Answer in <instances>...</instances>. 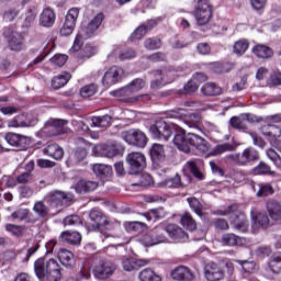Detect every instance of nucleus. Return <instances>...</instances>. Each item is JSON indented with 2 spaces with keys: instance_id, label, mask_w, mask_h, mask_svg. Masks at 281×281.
Returning a JSON list of instances; mask_svg holds the SVG:
<instances>
[{
  "instance_id": "9b49d317",
  "label": "nucleus",
  "mask_w": 281,
  "mask_h": 281,
  "mask_svg": "<svg viewBox=\"0 0 281 281\" xmlns=\"http://www.w3.org/2000/svg\"><path fill=\"white\" fill-rule=\"evenodd\" d=\"M44 201L50 207H63L70 203V201H74V195L63 191H50L44 196Z\"/></svg>"
},
{
  "instance_id": "cd10ccee",
  "label": "nucleus",
  "mask_w": 281,
  "mask_h": 281,
  "mask_svg": "<svg viewBox=\"0 0 281 281\" xmlns=\"http://www.w3.org/2000/svg\"><path fill=\"white\" fill-rule=\"evenodd\" d=\"M33 212L36 214L37 218L46 221L49 216V206L45 204V201H36L33 205Z\"/></svg>"
},
{
  "instance_id": "f8f14e48",
  "label": "nucleus",
  "mask_w": 281,
  "mask_h": 281,
  "mask_svg": "<svg viewBox=\"0 0 281 281\" xmlns=\"http://www.w3.org/2000/svg\"><path fill=\"white\" fill-rule=\"evenodd\" d=\"M146 87V81L144 79H134L130 85L125 86L123 89L120 90L121 95H125L126 99H123V102H137L139 98L138 97H131L133 93H137V91H142V89Z\"/></svg>"
},
{
  "instance_id": "603ef678",
  "label": "nucleus",
  "mask_w": 281,
  "mask_h": 281,
  "mask_svg": "<svg viewBox=\"0 0 281 281\" xmlns=\"http://www.w3.org/2000/svg\"><path fill=\"white\" fill-rule=\"evenodd\" d=\"M8 128H25V123L23 121V114H18L13 119L9 120L7 123Z\"/></svg>"
},
{
  "instance_id": "79ce46f5",
  "label": "nucleus",
  "mask_w": 281,
  "mask_h": 281,
  "mask_svg": "<svg viewBox=\"0 0 281 281\" xmlns=\"http://www.w3.org/2000/svg\"><path fill=\"white\" fill-rule=\"evenodd\" d=\"M180 223L189 232H194V229H196V221L192 218L190 213H183Z\"/></svg>"
},
{
  "instance_id": "20e7f679",
  "label": "nucleus",
  "mask_w": 281,
  "mask_h": 281,
  "mask_svg": "<svg viewBox=\"0 0 281 281\" xmlns=\"http://www.w3.org/2000/svg\"><path fill=\"white\" fill-rule=\"evenodd\" d=\"M224 159L227 164H232L233 166L245 167L259 161L260 151L254 147H247L241 153L226 155Z\"/></svg>"
},
{
  "instance_id": "7c9ffc66",
  "label": "nucleus",
  "mask_w": 281,
  "mask_h": 281,
  "mask_svg": "<svg viewBox=\"0 0 281 281\" xmlns=\"http://www.w3.org/2000/svg\"><path fill=\"white\" fill-rule=\"evenodd\" d=\"M167 234L170 236V238H172V240H183L188 238V234L176 224H169L167 226Z\"/></svg>"
},
{
  "instance_id": "5701e85b",
  "label": "nucleus",
  "mask_w": 281,
  "mask_h": 281,
  "mask_svg": "<svg viewBox=\"0 0 281 281\" xmlns=\"http://www.w3.org/2000/svg\"><path fill=\"white\" fill-rule=\"evenodd\" d=\"M204 276L207 281L223 280V270L214 262L205 267Z\"/></svg>"
},
{
  "instance_id": "774afa93",
  "label": "nucleus",
  "mask_w": 281,
  "mask_h": 281,
  "mask_svg": "<svg viewBox=\"0 0 281 281\" xmlns=\"http://www.w3.org/2000/svg\"><path fill=\"white\" fill-rule=\"evenodd\" d=\"M269 82L273 87H280L281 86V71L280 70H272L269 77Z\"/></svg>"
},
{
  "instance_id": "c85d7f7f",
  "label": "nucleus",
  "mask_w": 281,
  "mask_h": 281,
  "mask_svg": "<svg viewBox=\"0 0 281 281\" xmlns=\"http://www.w3.org/2000/svg\"><path fill=\"white\" fill-rule=\"evenodd\" d=\"M87 158V149L77 148L75 153L67 159L66 164L68 167L77 166L80 161H85Z\"/></svg>"
},
{
  "instance_id": "bb28decb",
  "label": "nucleus",
  "mask_w": 281,
  "mask_h": 281,
  "mask_svg": "<svg viewBox=\"0 0 281 281\" xmlns=\"http://www.w3.org/2000/svg\"><path fill=\"white\" fill-rule=\"evenodd\" d=\"M59 240H61V243H68V245H80L82 235L78 232L65 231L60 234Z\"/></svg>"
},
{
  "instance_id": "a878e982",
  "label": "nucleus",
  "mask_w": 281,
  "mask_h": 281,
  "mask_svg": "<svg viewBox=\"0 0 281 281\" xmlns=\"http://www.w3.org/2000/svg\"><path fill=\"white\" fill-rule=\"evenodd\" d=\"M200 91L206 98H212L221 95V93H223V88H221L215 82H206L201 87Z\"/></svg>"
},
{
  "instance_id": "a18cd8bd",
  "label": "nucleus",
  "mask_w": 281,
  "mask_h": 281,
  "mask_svg": "<svg viewBox=\"0 0 281 281\" xmlns=\"http://www.w3.org/2000/svg\"><path fill=\"white\" fill-rule=\"evenodd\" d=\"M91 278V266L89 263H82L79 271L76 274L77 281L89 280Z\"/></svg>"
},
{
  "instance_id": "bf43d9fd",
  "label": "nucleus",
  "mask_w": 281,
  "mask_h": 281,
  "mask_svg": "<svg viewBox=\"0 0 281 281\" xmlns=\"http://www.w3.org/2000/svg\"><path fill=\"white\" fill-rule=\"evenodd\" d=\"M147 34V31L144 25L138 26L130 36L131 43H135V41H142Z\"/></svg>"
},
{
  "instance_id": "e2e57ef3",
  "label": "nucleus",
  "mask_w": 281,
  "mask_h": 281,
  "mask_svg": "<svg viewBox=\"0 0 281 281\" xmlns=\"http://www.w3.org/2000/svg\"><path fill=\"white\" fill-rule=\"evenodd\" d=\"M144 45L146 49L154 50V49H159L162 43H161V40H159L158 37H149L145 41Z\"/></svg>"
},
{
  "instance_id": "c03bdc74",
  "label": "nucleus",
  "mask_w": 281,
  "mask_h": 281,
  "mask_svg": "<svg viewBox=\"0 0 281 281\" xmlns=\"http://www.w3.org/2000/svg\"><path fill=\"white\" fill-rule=\"evenodd\" d=\"M229 124L232 128H236V131H247V123H245L243 114L240 116L231 117Z\"/></svg>"
},
{
  "instance_id": "ddd939ff",
  "label": "nucleus",
  "mask_w": 281,
  "mask_h": 281,
  "mask_svg": "<svg viewBox=\"0 0 281 281\" xmlns=\"http://www.w3.org/2000/svg\"><path fill=\"white\" fill-rule=\"evenodd\" d=\"M78 14H80L79 8H71L68 10L65 23L59 31L60 36H71V34H74V30H76V21H78Z\"/></svg>"
},
{
  "instance_id": "49530a36",
  "label": "nucleus",
  "mask_w": 281,
  "mask_h": 281,
  "mask_svg": "<svg viewBox=\"0 0 281 281\" xmlns=\"http://www.w3.org/2000/svg\"><path fill=\"white\" fill-rule=\"evenodd\" d=\"M247 49H249V42L247 40H239L233 46V52L237 56H243Z\"/></svg>"
},
{
  "instance_id": "393cba45",
  "label": "nucleus",
  "mask_w": 281,
  "mask_h": 281,
  "mask_svg": "<svg viewBox=\"0 0 281 281\" xmlns=\"http://www.w3.org/2000/svg\"><path fill=\"white\" fill-rule=\"evenodd\" d=\"M222 243L227 247L243 246L247 243L244 237L237 236L233 233H227L222 236Z\"/></svg>"
},
{
  "instance_id": "423d86ee",
  "label": "nucleus",
  "mask_w": 281,
  "mask_h": 281,
  "mask_svg": "<svg viewBox=\"0 0 281 281\" xmlns=\"http://www.w3.org/2000/svg\"><path fill=\"white\" fill-rule=\"evenodd\" d=\"M193 16L198 25H207L212 19V5H210V0H193Z\"/></svg>"
},
{
  "instance_id": "473e14b6",
  "label": "nucleus",
  "mask_w": 281,
  "mask_h": 281,
  "mask_svg": "<svg viewBox=\"0 0 281 281\" xmlns=\"http://www.w3.org/2000/svg\"><path fill=\"white\" fill-rule=\"evenodd\" d=\"M199 164H201L200 160H189L186 164L184 168H187V170H190L195 179H199V181H203V179H205V175H203V172H201V169H199Z\"/></svg>"
},
{
  "instance_id": "aec40b11",
  "label": "nucleus",
  "mask_w": 281,
  "mask_h": 281,
  "mask_svg": "<svg viewBox=\"0 0 281 281\" xmlns=\"http://www.w3.org/2000/svg\"><path fill=\"white\" fill-rule=\"evenodd\" d=\"M266 210L269 218L273 223H281V204L276 200H269L266 204Z\"/></svg>"
},
{
  "instance_id": "72a5a7b5",
  "label": "nucleus",
  "mask_w": 281,
  "mask_h": 281,
  "mask_svg": "<svg viewBox=\"0 0 281 281\" xmlns=\"http://www.w3.org/2000/svg\"><path fill=\"white\" fill-rule=\"evenodd\" d=\"M252 53L258 58H271L273 49L267 45L258 44L252 48Z\"/></svg>"
},
{
  "instance_id": "1a4fd4ad",
  "label": "nucleus",
  "mask_w": 281,
  "mask_h": 281,
  "mask_svg": "<svg viewBox=\"0 0 281 281\" xmlns=\"http://www.w3.org/2000/svg\"><path fill=\"white\" fill-rule=\"evenodd\" d=\"M117 270V265L109 259H100L95 263L93 274L98 280H108Z\"/></svg>"
},
{
  "instance_id": "c9c22d12",
  "label": "nucleus",
  "mask_w": 281,
  "mask_h": 281,
  "mask_svg": "<svg viewBox=\"0 0 281 281\" xmlns=\"http://www.w3.org/2000/svg\"><path fill=\"white\" fill-rule=\"evenodd\" d=\"M151 233L154 234L156 245H159L161 243H168V237H166V235L168 234V226H157Z\"/></svg>"
},
{
  "instance_id": "2f4dec72",
  "label": "nucleus",
  "mask_w": 281,
  "mask_h": 281,
  "mask_svg": "<svg viewBox=\"0 0 281 281\" xmlns=\"http://www.w3.org/2000/svg\"><path fill=\"white\" fill-rule=\"evenodd\" d=\"M92 170L97 177H100V179H106V177H111V175H113V168L104 164L93 165Z\"/></svg>"
},
{
  "instance_id": "5fc2aeb1",
  "label": "nucleus",
  "mask_w": 281,
  "mask_h": 281,
  "mask_svg": "<svg viewBox=\"0 0 281 281\" xmlns=\"http://www.w3.org/2000/svg\"><path fill=\"white\" fill-rule=\"evenodd\" d=\"M90 220L93 221L97 225V229H103L102 222L104 221V217L102 216V213L98 210H92L89 214Z\"/></svg>"
},
{
  "instance_id": "c756f323",
  "label": "nucleus",
  "mask_w": 281,
  "mask_h": 281,
  "mask_svg": "<svg viewBox=\"0 0 281 281\" xmlns=\"http://www.w3.org/2000/svg\"><path fill=\"white\" fill-rule=\"evenodd\" d=\"M93 190H98V182L97 181L80 180L76 184V192H78V194H85L87 192H93Z\"/></svg>"
},
{
  "instance_id": "052dcab7",
  "label": "nucleus",
  "mask_w": 281,
  "mask_h": 281,
  "mask_svg": "<svg viewBox=\"0 0 281 281\" xmlns=\"http://www.w3.org/2000/svg\"><path fill=\"white\" fill-rule=\"evenodd\" d=\"M5 229L9 232V234H12V236H23V232H25V226L16 225V224H7Z\"/></svg>"
},
{
  "instance_id": "f704fd0d",
  "label": "nucleus",
  "mask_w": 281,
  "mask_h": 281,
  "mask_svg": "<svg viewBox=\"0 0 281 281\" xmlns=\"http://www.w3.org/2000/svg\"><path fill=\"white\" fill-rule=\"evenodd\" d=\"M37 14L38 10L36 9V5H30L25 11L23 23L24 27H30L31 25H34Z\"/></svg>"
},
{
  "instance_id": "6ab92c4d",
  "label": "nucleus",
  "mask_w": 281,
  "mask_h": 281,
  "mask_svg": "<svg viewBox=\"0 0 281 281\" xmlns=\"http://www.w3.org/2000/svg\"><path fill=\"white\" fill-rule=\"evenodd\" d=\"M38 23L41 27H53L54 23H56V13L54 12V9L49 7L43 9L38 16Z\"/></svg>"
},
{
  "instance_id": "e433bc0d",
  "label": "nucleus",
  "mask_w": 281,
  "mask_h": 281,
  "mask_svg": "<svg viewBox=\"0 0 281 281\" xmlns=\"http://www.w3.org/2000/svg\"><path fill=\"white\" fill-rule=\"evenodd\" d=\"M69 80H71V74L64 72L53 78L52 87L53 89H63V87H65Z\"/></svg>"
},
{
  "instance_id": "6e6552de",
  "label": "nucleus",
  "mask_w": 281,
  "mask_h": 281,
  "mask_svg": "<svg viewBox=\"0 0 281 281\" xmlns=\"http://www.w3.org/2000/svg\"><path fill=\"white\" fill-rule=\"evenodd\" d=\"M124 147L117 143L109 144H98L92 148L94 157H106L108 159H113L120 153H123Z\"/></svg>"
},
{
  "instance_id": "f3484780",
  "label": "nucleus",
  "mask_w": 281,
  "mask_h": 281,
  "mask_svg": "<svg viewBox=\"0 0 281 281\" xmlns=\"http://www.w3.org/2000/svg\"><path fill=\"white\" fill-rule=\"evenodd\" d=\"M67 124V121L60 119H49L43 128L44 133L48 135V137H54L56 135L63 134V126Z\"/></svg>"
},
{
  "instance_id": "2eb2a0df",
  "label": "nucleus",
  "mask_w": 281,
  "mask_h": 281,
  "mask_svg": "<svg viewBox=\"0 0 281 281\" xmlns=\"http://www.w3.org/2000/svg\"><path fill=\"white\" fill-rule=\"evenodd\" d=\"M250 218L252 221V229H258V227H269L271 220L269 214L259 211L256 206L250 210Z\"/></svg>"
},
{
  "instance_id": "3c124183",
  "label": "nucleus",
  "mask_w": 281,
  "mask_h": 281,
  "mask_svg": "<svg viewBox=\"0 0 281 281\" xmlns=\"http://www.w3.org/2000/svg\"><path fill=\"white\" fill-rule=\"evenodd\" d=\"M102 227H103L102 229H98V231L101 232V234H103V236H105V238H109V234L106 233V229L111 231V229H115V227H120V222L103 220Z\"/></svg>"
},
{
  "instance_id": "7ed1b4c3",
  "label": "nucleus",
  "mask_w": 281,
  "mask_h": 281,
  "mask_svg": "<svg viewBox=\"0 0 281 281\" xmlns=\"http://www.w3.org/2000/svg\"><path fill=\"white\" fill-rule=\"evenodd\" d=\"M102 21H104V13H98L88 24L82 23L69 52L72 54L80 52L82 48V38H91L98 32L100 25H102Z\"/></svg>"
},
{
  "instance_id": "680f3d73",
  "label": "nucleus",
  "mask_w": 281,
  "mask_h": 281,
  "mask_svg": "<svg viewBox=\"0 0 281 281\" xmlns=\"http://www.w3.org/2000/svg\"><path fill=\"white\" fill-rule=\"evenodd\" d=\"M266 155L268 159H270V161H272V164H274V166L281 170V157L278 155V151L274 149H268Z\"/></svg>"
},
{
  "instance_id": "9d476101",
  "label": "nucleus",
  "mask_w": 281,
  "mask_h": 281,
  "mask_svg": "<svg viewBox=\"0 0 281 281\" xmlns=\"http://www.w3.org/2000/svg\"><path fill=\"white\" fill-rule=\"evenodd\" d=\"M130 175H139L146 168V156L138 151L130 153L126 157Z\"/></svg>"
},
{
  "instance_id": "a211bd4d",
  "label": "nucleus",
  "mask_w": 281,
  "mask_h": 281,
  "mask_svg": "<svg viewBox=\"0 0 281 281\" xmlns=\"http://www.w3.org/2000/svg\"><path fill=\"white\" fill-rule=\"evenodd\" d=\"M4 139L10 146L19 148L20 150H24L27 148V146H30V138L21 134L8 133L5 134Z\"/></svg>"
},
{
  "instance_id": "09e8293b",
  "label": "nucleus",
  "mask_w": 281,
  "mask_h": 281,
  "mask_svg": "<svg viewBox=\"0 0 281 281\" xmlns=\"http://www.w3.org/2000/svg\"><path fill=\"white\" fill-rule=\"evenodd\" d=\"M16 19H21V11H19V9L11 8L4 11L3 21H5V23H12V21H16Z\"/></svg>"
},
{
  "instance_id": "b1692460",
  "label": "nucleus",
  "mask_w": 281,
  "mask_h": 281,
  "mask_svg": "<svg viewBox=\"0 0 281 281\" xmlns=\"http://www.w3.org/2000/svg\"><path fill=\"white\" fill-rule=\"evenodd\" d=\"M44 155H47L48 157H52L53 159H56V161H60L63 157H65V150L58 146L56 143L48 144L43 149Z\"/></svg>"
},
{
  "instance_id": "4be33fe9",
  "label": "nucleus",
  "mask_w": 281,
  "mask_h": 281,
  "mask_svg": "<svg viewBox=\"0 0 281 281\" xmlns=\"http://www.w3.org/2000/svg\"><path fill=\"white\" fill-rule=\"evenodd\" d=\"M171 278L172 280L177 281H192L194 280V274L192 273L190 268L186 266H180L171 272Z\"/></svg>"
},
{
  "instance_id": "ea45409f",
  "label": "nucleus",
  "mask_w": 281,
  "mask_h": 281,
  "mask_svg": "<svg viewBox=\"0 0 281 281\" xmlns=\"http://www.w3.org/2000/svg\"><path fill=\"white\" fill-rule=\"evenodd\" d=\"M138 279L140 281H161V277L150 268L143 269L138 274Z\"/></svg>"
},
{
  "instance_id": "de8ad7c7",
  "label": "nucleus",
  "mask_w": 281,
  "mask_h": 281,
  "mask_svg": "<svg viewBox=\"0 0 281 281\" xmlns=\"http://www.w3.org/2000/svg\"><path fill=\"white\" fill-rule=\"evenodd\" d=\"M125 229H127L128 232H138V234H142V232H144V229H146V223L144 222H125Z\"/></svg>"
},
{
  "instance_id": "f03ea898",
  "label": "nucleus",
  "mask_w": 281,
  "mask_h": 281,
  "mask_svg": "<svg viewBox=\"0 0 281 281\" xmlns=\"http://www.w3.org/2000/svg\"><path fill=\"white\" fill-rule=\"evenodd\" d=\"M34 271L38 280H43V278H46L48 281L63 280L60 265H58L56 259L45 260V258H38L34 262Z\"/></svg>"
},
{
  "instance_id": "0eeeda50",
  "label": "nucleus",
  "mask_w": 281,
  "mask_h": 281,
  "mask_svg": "<svg viewBox=\"0 0 281 281\" xmlns=\"http://www.w3.org/2000/svg\"><path fill=\"white\" fill-rule=\"evenodd\" d=\"M121 138L130 146H136V148H146V144H148V137L140 130L123 131Z\"/></svg>"
},
{
  "instance_id": "a19ab883",
  "label": "nucleus",
  "mask_w": 281,
  "mask_h": 281,
  "mask_svg": "<svg viewBox=\"0 0 281 281\" xmlns=\"http://www.w3.org/2000/svg\"><path fill=\"white\" fill-rule=\"evenodd\" d=\"M261 132L266 137H273L274 139L281 137V127L274 124L263 126Z\"/></svg>"
},
{
  "instance_id": "39448f33",
  "label": "nucleus",
  "mask_w": 281,
  "mask_h": 281,
  "mask_svg": "<svg viewBox=\"0 0 281 281\" xmlns=\"http://www.w3.org/2000/svg\"><path fill=\"white\" fill-rule=\"evenodd\" d=\"M218 216H231V221L234 223L235 229L237 232L245 233L249 229V221L245 217V214L240 213L238 205L232 204L226 209H220L215 211Z\"/></svg>"
},
{
  "instance_id": "13d9d810",
  "label": "nucleus",
  "mask_w": 281,
  "mask_h": 281,
  "mask_svg": "<svg viewBox=\"0 0 281 281\" xmlns=\"http://www.w3.org/2000/svg\"><path fill=\"white\" fill-rule=\"evenodd\" d=\"M188 203H189L191 210H193V212H195V214H198V216H201L203 214V204H201L199 199L188 198Z\"/></svg>"
},
{
  "instance_id": "69168bd1",
  "label": "nucleus",
  "mask_w": 281,
  "mask_h": 281,
  "mask_svg": "<svg viewBox=\"0 0 281 281\" xmlns=\"http://www.w3.org/2000/svg\"><path fill=\"white\" fill-rule=\"evenodd\" d=\"M269 194H273V187L270 183H261L259 184V190L257 192V196H269Z\"/></svg>"
},
{
  "instance_id": "58836bf2",
  "label": "nucleus",
  "mask_w": 281,
  "mask_h": 281,
  "mask_svg": "<svg viewBox=\"0 0 281 281\" xmlns=\"http://www.w3.org/2000/svg\"><path fill=\"white\" fill-rule=\"evenodd\" d=\"M184 124L189 126V128H194L195 131H201V115L196 113H191L184 116Z\"/></svg>"
},
{
  "instance_id": "6e6d98bb",
  "label": "nucleus",
  "mask_w": 281,
  "mask_h": 281,
  "mask_svg": "<svg viewBox=\"0 0 281 281\" xmlns=\"http://www.w3.org/2000/svg\"><path fill=\"white\" fill-rule=\"evenodd\" d=\"M162 186L165 188H181V186H183V182L181 181V176L177 173L173 178L164 181Z\"/></svg>"
},
{
  "instance_id": "8fccbe9b",
  "label": "nucleus",
  "mask_w": 281,
  "mask_h": 281,
  "mask_svg": "<svg viewBox=\"0 0 281 281\" xmlns=\"http://www.w3.org/2000/svg\"><path fill=\"white\" fill-rule=\"evenodd\" d=\"M92 124L98 128H106L111 124V116L110 115L94 116L92 117Z\"/></svg>"
},
{
  "instance_id": "4468645a",
  "label": "nucleus",
  "mask_w": 281,
  "mask_h": 281,
  "mask_svg": "<svg viewBox=\"0 0 281 281\" xmlns=\"http://www.w3.org/2000/svg\"><path fill=\"white\" fill-rule=\"evenodd\" d=\"M122 76H124V69L117 66L110 67L102 77L103 87L109 89L113 85H117L122 80Z\"/></svg>"
},
{
  "instance_id": "37998d69",
  "label": "nucleus",
  "mask_w": 281,
  "mask_h": 281,
  "mask_svg": "<svg viewBox=\"0 0 281 281\" xmlns=\"http://www.w3.org/2000/svg\"><path fill=\"white\" fill-rule=\"evenodd\" d=\"M24 128H30L38 124V114L35 112H27L23 114Z\"/></svg>"
},
{
  "instance_id": "4d7b16f0",
  "label": "nucleus",
  "mask_w": 281,
  "mask_h": 281,
  "mask_svg": "<svg viewBox=\"0 0 281 281\" xmlns=\"http://www.w3.org/2000/svg\"><path fill=\"white\" fill-rule=\"evenodd\" d=\"M98 92V86L90 83L80 90L81 98H91Z\"/></svg>"
},
{
  "instance_id": "0e129e2a",
  "label": "nucleus",
  "mask_w": 281,
  "mask_h": 281,
  "mask_svg": "<svg viewBox=\"0 0 281 281\" xmlns=\"http://www.w3.org/2000/svg\"><path fill=\"white\" fill-rule=\"evenodd\" d=\"M165 115L169 120H179V117H183V115H186V110L181 108H176L173 110L167 111Z\"/></svg>"
},
{
  "instance_id": "f257e3e1",
  "label": "nucleus",
  "mask_w": 281,
  "mask_h": 281,
  "mask_svg": "<svg viewBox=\"0 0 281 281\" xmlns=\"http://www.w3.org/2000/svg\"><path fill=\"white\" fill-rule=\"evenodd\" d=\"M149 133L155 139H160V142H168L173 135V144L177 146L178 150L182 153H190V146H193V148H196L202 155L218 157V155L225 153H233L236 148L232 143H223L210 150L211 145L205 138L196 135L194 132H189L188 135H186V130L181 128L179 125H169L165 121H157L149 127Z\"/></svg>"
},
{
  "instance_id": "4c0bfd02",
  "label": "nucleus",
  "mask_w": 281,
  "mask_h": 281,
  "mask_svg": "<svg viewBox=\"0 0 281 281\" xmlns=\"http://www.w3.org/2000/svg\"><path fill=\"white\" fill-rule=\"evenodd\" d=\"M150 157L153 161H164V159H166V150L164 149V145L154 144L150 149Z\"/></svg>"
},
{
  "instance_id": "412c9836",
  "label": "nucleus",
  "mask_w": 281,
  "mask_h": 281,
  "mask_svg": "<svg viewBox=\"0 0 281 281\" xmlns=\"http://www.w3.org/2000/svg\"><path fill=\"white\" fill-rule=\"evenodd\" d=\"M57 258L60 265H63V267H65L66 269H74V267H76V257L70 250L60 248L57 252Z\"/></svg>"
},
{
  "instance_id": "864d4df0",
  "label": "nucleus",
  "mask_w": 281,
  "mask_h": 281,
  "mask_svg": "<svg viewBox=\"0 0 281 281\" xmlns=\"http://www.w3.org/2000/svg\"><path fill=\"white\" fill-rule=\"evenodd\" d=\"M254 175H273L271 171V166L267 165L265 161H260L258 166L252 169Z\"/></svg>"
},
{
  "instance_id": "dca6fc26",
  "label": "nucleus",
  "mask_w": 281,
  "mask_h": 281,
  "mask_svg": "<svg viewBox=\"0 0 281 281\" xmlns=\"http://www.w3.org/2000/svg\"><path fill=\"white\" fill-rule=\"evenodd\" d=\"M3 36L8 38L9 48L12 52H21L23 49V35L11 29H5Z\"/></svg>"
},
{
  "instance_id": "338daca9",
  "label": "nucleus",
  "mask_w": 281,
  "mask_h": 281,
  "mask_svg": "<svg viewBox=\"0 0 281 281\" xmlns=\"http://www.w3.org/2000/svg\"><path fill=\"white\" fill-rule=\"evenodd\" d=\"M268 267L272 273H281V257L272 258L269 261Z\"/></svg>"
}]
</instances>
